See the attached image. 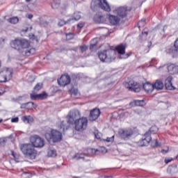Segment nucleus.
I'll return each instance as SVG.
<instances>
[{
    "label": "nucleus",
    "mask_w": 178,
    "mask_h": 178,
    "mask_svg": "<svg viewBox=\"0 0 178 178\" xmlns=\"http://www.w3.org/2000/svg\"><path fill=\"white\" fill-rule=\"evenodd\" d=\"M97 55L101 62H106V63H111L116 59V51L112 49L99 51Z\"/></svg>",
    "instance_id": "1"
},
{
    "label": "nucleus",
    "mask_w": 178,
    "mask_h": 178,
    "mask_svg": "<svg viewBox=\"0 0 178 178\" xmlns=\"http://www.w3.org/2000/svg\"><path fill=\"white\" fill-rule=\"evenodd\" d=\"M20 150L22 154L29 159H35L37 158V150L31 143H24L20 145Z\"/></svg>",
    "instance_id": "2"
},
{
    "label": "nucleus",
    "mask_w": 178,
    "mask_h": 178,
    "mask_svg": "<svg viewBox=\"0 0 178 178\" xmlns=\"http://www.w3.org/2000/svg\"><path fill=\"white\" fill-rule=\"evenodd\" d=\"M2 67V62L0 60V68ZM13 69L10 67H3L0 70V83H6L12 79Z\"/></svg>",
    "instance_id": "3"
},
{
    "label": "nucleus",
    "mask_w": 178,
    "mask_h": 178,
    "mask_svg": "<svg viewBox=\"0 0 178 178\" xmlns=\"http://www.w3.org/2000/svg\"><path fill=\"white\" fill-rule=\"evenodd\" d=\"M10 47L17 51H22V49H26L30 47V42L25 39L16 38L10 42Z\"/></svg>",
    "instance_id": "4"
},
{
    "label": "nucleus",
    "mask_w": 178,
    "mask_h": 178,
    "mask_svg": "<svg viewBox=\"0 0 178 178\" xmlns=\"http://www.w3.org/2000/svg\"><path fill=\"white\" fill-rule=\"evenodd\" d=\"M45 138L47 141H52V143H60L63 139V136L60 131L51 129L50 133L45 134Z\"/></svg>",
    "instance_id": "5"
},
{
    "label": "nucleus",
    "mask_w": 178,
    "mask_h": 178,
    "mask_svg": "<svg viewBox=\"0 0 178 178\" xmlns=\"http://www.w3.org/2000/svg\"><path fill=\"white\" fill-rule=\"evenodd\" d=\"M81 116V114L80 113V111L79 110H73L70 111L67 115V124H70V126H73L76 124V120L79 118Z\"/></svg>",
    "instance_id": "6"
},
{
    "label": "nucleus",
    "mask_w": 178,
    "mask_h": 178,
    "mask_svg": "<svg viewBox=\"0 0 178 178\" xmlns=\"http://www.w3.org/2000/svg\"><path fill=\"white\" fill-rule=\"evenodd\" d=\"M88 124V119L87 118H79L75 120V130L76 131H84L87 129Z\"/></svg>",
    "instance_id": "7"
},
{
    "label": "nucleus",
    "mask_w": 178,
    "mask_h": 178,
    "mask_svg": "<svg viewBox=\"0 0 178 178\" xmlns=\"http://www.w3.org/2000/svg\"><path fill=\"white\" fill-rule=\"evenodd\" d=\"M30 141L31 145H33L34 148H42V147L45 145L44 139H42L38 135L31 136Z\"/></svg>",
    "instance_id": "8"
},
{
    "label": "nucleus",
    "mask_w": 178,
    "mask_h": 178,
    "mask_svg": "<svg viewBox=\"0 0 178 178\" xmlns=\"http://www.w3.org/2000/svg\"><path fill=\"white\" fill-rule=\"evenodd\" d=\"M125 87L132 92H140L143 86L134 81H129L125 84Z\"/></svg>",
    "instance_id": "9"
},
{
    "label": "nucleus",
    "mask_w": 178,
    "mask_h": 178,
    "mask_svg": "<svg viewBox=\"0 0 178 178\" xmlns=\"http://www.w3.org/2000/svg\"><path fill=\"white\" fill-rule=\"evenodd\" d=\"M166 54L171 55L172 58H178V38L175 40L174 45L165 49Z\"/></svg>",
    "instance_id": "10"
},
{
    "label": "nucleus",
    "mask_w": 178,
    "mask_h": 178,
    "mask_svg": "<svg viewBox=\"0 0 178 178\" xmlns=\"http://www.w3.org/2000/svg\"><path fill=\"white\" fill-rule=\"evenodd\" d=\"M151 141H152V138L151 137L149 132H146L142 139L138 141V144L140 147H147Z\"/></svg>",
    "instance_id": "11"
},
{
    "label": "nucleus",
    "mask_w": 178,
    "mask_h": 178,
    "mask_svg": "<svg viewBox=\"0 0 178 178\" xmlns=\"http://www.w3.org/2000/svg\"><path fill=\"white\" fill-rule=\"evenodd\" d=\"M118 134L123 140H129L134 134V131L131 129H120Z\"/></svg>",
    "instance_id": "12"
},
{
    "label": "nucleus",
    "mask_w": 178,
    "mask_h": 178,
    "mask_svg": "<svg viewBox=\"0 0 178 178\" xmlns=\"http://www.w3.org/2000/svg\"><path fill=\"white\" fill-rule=\"evenodd\" d=\"M115 51H117V52L121 55V59H127V58L130 56V54H126V44H120L115 47Z\"/></svg>",
    "instance_id": "13"
},
{
    "label": "nucleus",
    "mask_w": 178,
    "mask_h": 178,
    "mask_svg": "<svg viewBox=\"0 0 178 178\" xmlns=\"http://www.w3.org/2000/svg\"><path fill=\"white\" fill-rule=\"evenodd\" d=\"M57 81L58 84L59 86H61V87H66V86L70 84V81H72V79L69 74H63L60 76L59 79L57 80Z\"/></svg>",
    "instance_id": "14"
},
{
    "label": "nucleus",
    "mask_w": 178,
    "mask_h": 178,
    "mask_svg": "<svg viewBox=\"0 0 178 178\" xmlns=\"http://www.w3.org/2000/svg\"><path fill=\"white\" fill-rule=\"evenodd\" d=\"M101 115V110L99 108H95L90 111L89 120L90 122H94L97 120Z\"/></svg>",
    "instance_id": "15"
},
{
    "label": "nucleus",
    "mask_w": 178,
    "mask_h": 178,
    "mask_svg": "<svg viewBox=\"0 0 178 178\" xmlns=\"http://www.w3.org/2000/svg\"><path fill=\"white\" fill-rule=\"evenodd\" d=\"M115 12L121 19H124V17H127V15L129 13V10L127 7H119L115 10Z\"/></svg>",
    "instance_id": "16"
},
{
    "label": "nucleus",
    "mask_w": 178,
    "mask_h": 178,
    "mask_svg": "<svg viewBox=\"0 0 178 178\" xmlns=\"http://www.w3.org/2000/svg\"><path fill=\"white\" fill-rule=\"evenodd\" d=\"M93 22L97 24H102L106 22V19H105V15L101 13H97L93 17Z\"/></svg>",
    "instance_id": "17"
},
{
    "label": "nucleus",
    "mask_w": 178,
    "mask_h": 178,
    "mask_svg": "<svg viewBox=\"0 0 178 178\" xmlns=\"http://www.w3.org/2000/svg\"><path fill=\"white\" fill-rule=\"evenodd\" d=\"M167 69L170 74H178V65L175 63H168Z\"/></svg>",
    "instance_id": "18"
},
{
    "label": "nucleus",
    "mask_w": 178,
    "mask_h": 178,
    "mask_svg": "<svg viewBox=\"0 0 178 178\" xmlns=\"http://www.w3.org/2000/svg\"><path fill=\"white\" fill-rule=\"evenodd\" d=\"M31 97V99H32V101H35L36 99H47V98L48 97V95L47 94V92H43L42 93L38 94V95H35V94H31L30 95Z\"/></svg>",
    "instance_id": "19"
},
{
    "label": "nucleus",
    "mask_w": 178,
    "mask_h": 178,
    "mask_svg": "<svg viewBox=\"0 0 178 178\" xmlns=\"http://www.w3.org/2000/svg\"><path fill=\"white\" fill-rule=\"evenodd\" d=\"M99 8L106 12H111V6H109L106 0H99Z\"/></svg>",
    "instance_id": "20"
},
{
    "label": "nucleus",
    "mask_w": 178,
    "mask_h": 178,
    "mask_svg": "<svg viewBox=\"0 0 178 178\" xmlns=\"http://www.w3.org/2000/svg\"><path fill=\"white\" fill-rule=\"evenodd\" d=\"M58 127L60 130H63V132L66 131V130H69L70 129V126L69 124H67V122L63 120L60 121L58 124Z\"/></svg>",
    "instance_id": "21"
},
{
    "label": "nucleus",
    "mask_w": 178,
    "mask_h": 178,
    "mask_svg": "<svg viewBox=\"0 0 178 178\" xmlns=\"http://www.w3.org/2000/svg\"><path fill=\"white\" fill-rule=\"evenodd\" d=\"M108 20L113 26H118L119 23L120 22V18L118 16L115 15H109Z\"/></svg>",
    "instance_id": "22"
},
{
    "label": "nucleus",
    "mask_w": 178,
    "mask_h": 178,
    "mask_svg": "<svg viewBox=\"0 0 178 178\" xmlns=\"http://www.w3.org/2000/svg\"><path fill=\"white\" fill-rule=\"evenodd\" d=\"M143 88L148 94L154 91V84H151L149 83H143Z\"/></svg>",
    "instance_id": "23"
},
{
    "label": "nucleus",
    "mask_w": 178,
    "mask_h": 178,
    "mask_svg": "<svg viewBox=\"0 0 178 178\" xmlns=\"http://www.w3.org/2000/svg\"><path fill=\"white\" fill-rule=\"evenodd\" d=\"M86 156H88L86 153H75V154L72 156L73 159H76V161H80V159H83V161H85L87 162L88 160H86Z\"/></svg>",
    "instance_id": "24"
},
{
    "label": "nucleus",
    "mask_w": 178,
    "mask_h": 178,
    "mask_svg": "<svg viewBox=\"0 0 178 178\" xmlns=\"http://www.w3.org/2000/svg\"><path fill=\"white\" fill-rule=\"evenodd\" d=\"M153 87L156 90H163V87H165V84H163V81L161 80L157 79L156 82L153 84Z\"/></svg>",
    "instance_id": "25"
},
{
    "label": "nucleus",
    "mask_w": 178,
    "mask_h": 178,
    "mask_svg": "<svg viewBox=\"0 0 178 178\" xmlns=\"http://www.w3.org/2000/svg\"><path fill=\"white\" fill-rule=\"evenodd\" d=\"M147 37H148V31H147V29H144L141 34H140L138 36L139 42H143V41H145V40H147Z\"/></svg>",
    "instance_id": "26"
},
{
    "label": "nucleus",
    "mask_w": 178,
    "mask_h": 178,
    "mask_svg": "<svg viewBox=\"0 0 178 178\" xmlns=\"http://www.w3.org/2000/svg\"><path fill=\"white\" fill-rule=\"evenodd\" d=\"M144 102H145V101L137 99L131 102L129 105H131V106H144Z\"/></svg>",
    "instance_id": "27"
},
{
    "label": "nucleus",
    "mask_w": 178,
    "mask_h": 178,
    "mask_svg": "<svg viewBox=\"0 0 178 178\" xmlns=\"http://www.w3.org/2000/svg\"><path fill=\"white\" fill-rule=\"evenodd\" d=\"M165 87L166 90H176V88H175L172 84V81L170 79H167L165 81Z\"/></svg>",
    "instance_id": "28"
},
{
    "label": "nucleus",
    "mask_w": 178,
    "mask_h": 178,
    "mask_svg": "<svg viewBox=\"0 0 178 178\" xmlns=\"http://www.w3.org/2000/svg\"><path fill=\"white\" fill-rule=\"evenodd\" d=\"M22 120L24 123H33L34 118L31 115H24L22 117Z\"/></svg>",
    "instance_id": "29"
},
{
    "label": "nucleus",
    "mask_w": 178,
    "mask_h": 178,
    "mask_svg": "<svg viewBox=\"0 0 178 178\" xmlns=\"http://www.w3.org/2000/svg\"><path fill=\"white\" fill-rule=\"evenodd\" d=\"M168 172H169L171 175H175L178 172L177 165L175 164L173 165H170L168 168Z\"/></svg>",
    "instance_id": "30"
},
{
    "label": "nucleus",
    "mask_w": 178,
    "mask_h": 178,
    "mask_svg": "<svg viewBox=\"0 0 178 178\" xmlns=\"http://www.w3.org/2000/svg\"><path fill=\"white\" fill-rule=\"evenodd\" d=\"M42 87H44V84L42 83H38L35 87L33 88V92L37 93L40 90H42Z\"/></svg>",
    "instance_id": "31"
},
{
    "label": "nucleus",
    "mask_w": 178,
    "mask_h": 178,
    "mask_svg": "<svg viewBox=\"0 0 178 178\" xmlns=\"http://www.w3.org/2000/svg\"><path fill=\"white\" fill-rule=\"evenodd\" d=\"M51 6L52 9H58L60 6V0H53Z\"/></svg>",
    "instance_id": "32"
},
{
    "label": "nucleus",
    "mask_w": 178,
    "mask_h": 178,
    "mask_svg": "<svg viewBox=\"0 0 178 178\" xmlns=\"http://www.w3.org/2000/svg\"><path fill=\"white\" fill-rule=\"evenodd\" d=\"M72 24V19H69L67 21H65V19H60L58 22V26L60 27H63L65 24Z\"/></svg>",
    "instance_id": "33"
},
{
    "label": "nucleus",
    "mask_w": 178,
    "mask_h": 178,
    "mask_svg": "<svg viewBox=\"0 0 178 178\" xmlns=\"http://www.w3.org/2000/svg\"><path fill=\"white\" fill-rule=\"evenodd\" d=\"M35 108H37V106L34 104V102H26V109L28 110L35 109Z\"/></svg>",
    "instance_id": "34"
},
{
    "label": "nucleus",
    "mask_w": 178,
    "mask_h": 178,
    "mask_svg": "<svg viewBox=\"0 0 178 178\" xmlns=\"http://www.w3.org/2000/svg\"><path fill=\"white\" fill-rule=\"evenodd\" d=\"M11 155L14 158V161L15 162H19V159L20 158V154L15 152L13 150H11Z\"/></svg>",
    "instance_id": "35"
},
{
    "label": "nucleus",
    "mask_w": 178,
    "mask_h": 178,
    "mask_svg": "<svg viewBox=\"0 0 178 178\" xmlns=\"http://www.w3.org/2000/svg\"><path fill=\"white\" fill-rule=\"evenodd\" d=\"M8 22H9V23H11V24H16V23H19V18L17 17H14L8 19Z\"/></svg>",
    "instance_id": "36"
},
{
    "label": "nucleus",
    "mask_w": 178,
    "mask_h": 178,
    "mask_svg": "<svg viewBox=\"0 0 178 178\" xmlns=\"http://www.w3.org/2000/svg\"><path fill=\"white\" fill-rule=\"evenodd\" d=\"M48 156H50L51 158H55L56 156V150L55 149H50L47 152Z\"/></svg>",
    "instance_id": "37"
},
{
    "label": "nucleus",
    "mask_w": 178,
    "mask_h": 178,
    "mask_svg": "<svg viewBox=\"0 0 178 178\" xmlns=\"http://www.w3.org/2000/svg\"><path fill=\"white\" fill-rule=\"evenodd\" d=\"M158 131V128L156 127H152L147 133H149L150 136L151 134H156V133Z\"/></svg>",
    "instance_id": "38"
},
{
    "label": "nucleus",
    "mask_w": 178,
    "mask_h": 178,
    "mask_svg": "<svg viewBox=\"0 0 178 178\" xmlns=\"http://www.w3.org/2000/svg\"><path fill=\"white\" fill-rule=\"evenodd\" d=\"M65 35L67 41H70L74 38V33H65Z\"/></svg>",
    "instance_id": "39"
},
{
    "label": "nucleus",
    "mask_w": 178,
    "mask_h": 178,
    "mask_svg": "<svg viewBox=\"0 0 178 178\" xmlns=\"http://www.w3.org/2000/svg\"><path fill=\"white\" fill-rule=\"evenodd\" d=\"M98 45V42H96L95 43H90L89 49L91 52L94 51L95 49H97V46Z\"/></svg>",
    "instance_id": "40"
},
{
    "label": "nucleus",
    "mask_w": 178,
    "mask_h": 178,
    "mask_svg": "<svg viewBox=\"0 0 178 178\" xmlns=\"http://www.w3.org/2000/svg\"><path fill=\"white\" fill-rule=\"evenodd\" d=\"M80 19H81V16L80 15H76L75 17L70 18V20H72L71 23H73L74 22L80 20Z\"/></svg>",
    "instance_id": "41"
},
{
    "label": "nucleus",
    "mask_w": 178,
    "mask_h": 178,
    "mask_svg": "<svg viewBox=\"0 0 178 178\" xmlns=\"http://www.w3.org/2000/svg\"><path fill=\"white\" fill-rule=\"evenodd\" d=\"M88 49V46L86 44L80 46V50L81 51V54H84V52H86V51H87Z\"/></svg>",
    "instance_id": "42"
},
{
    "label": "nucleus",
    "mask_w": 178,
    "mask_h": 178,
    "mask_svg": "<svg viewBox=\"0 0 178 178\" xmlns=\"http://www.w3.org/2000/svg\"><path fill=\"white\" fill-rule=\"evenodd\" d=\"M97 8H98V6L95 5V1H92L90 4V8L93 12H95L97 10Z\"/></svg>",
    "instance_id": "43"
},
{
    "label": "nucleus",
    "mask_w": 178,
    "mask_h": 178,
    "mask_svg": "<svg viewBox=\"0 0 178 178\" xmlns=\"http://www.w3.org/2000/svg\"><path fill=\"white\" fill-rule=\"evenodd\" d=\"M70 93L72 95H77L79 94V90L76 88H72L70 90Z\"/></svg>",
    "instance_id": "44"
},
{
    "label": "nucleus",
    "mask_w": 178,
    "mask_h": 178,
    "mask_svg": "<svg viewBox=\"0 0 178 178\" xmlns=\"http://www.w3.org/2000/svg\"><path fill=\"white\" fill-rule=\"evenodd\" d=\"M114 140H115V136H111L110 138H107L106 139V141L107 143H113Z\"/></svg>",
    "instance_id": "45"
},
{
    "label": "nucleus",
    "mask_w": 178,
    "mask_h": 178,
    "mask_svg": "<svg viewBox=\"0 0 178 178\" xmlns=\"http://www.w3.org/2000/svg\"><path fill=\"white\" fill-rule=\"evenodd\" d=\"M77 30H81V29H83V27H84V22H79L77 26Z\"/></svg>",
    "instance_id": "46"
},
{
    "label": "nucleus",
    "mask_w": 178,
    "mask_h": 178,
    "mask_svg": "<svg viewBox=\"0 0 178 178\" xmlns=\"http://www.w3.org/2000/svg\"><path fill=\"white\" fill-rule=\"evenodd\" d=\"M152 147H153L154 148H155V147H159V142L158 141V139H156V140H154V143H153L152 144Z\"/></svg>",
    "instance_id": "47"
},
{
    "label": "nucleus",
    "mask_w": 178,
    "mask_h": 178,
    "mask_svg": "<svg viewBox=\"0 0 178 178\" xmlns=\"http://www.w3.org/2000/svg\"><path fill=\"white\" fill-rule=\"evenodd\" d=\"M32 51H33V49H29V50H26V51H25V55H26V56H30V55H31V54H33V53H32Z\"/></svg>",
    "instance_id": "48"
},
{
    "label": "nucleus",
    "mask_w": 178,
    "mask_h": 178,
    "mask_svg": "<svg viewBox=\"0 0 178 178\" xmlns=\"http://www.w3.org/2000/svg\"><path fill=\"white\" fill-rule=\"evenodd\" d=\"M172 161H173V158H167L165 159L164 162L168 165V163H170V162H172Z\"/></svg>",
    "instance_id": "49"
},
{
    "label": "nucleus",
    "mask_w": 178,
    "mask_h": 178,
    "mask_svg": "<svg viewBox=\"0 0 178 178\" xmlns=\"http://www.w3.org/2000/svg\"><path fill=\"white\" fill-rule=\"evenodd\" d=\"M161 154H168V152H169V147H168L166 149H161Z\"/></svg>",
    "instance_id": "50"
},
{
    "label": "nucleus",
    "mask_w": 178,
    "mask_h": 178,
    "mask_svg": "<svg viewBox=\"0 0 178 178\" xmlns=\"http://www.w3.org/2000/svg\"><path fill=\"white\" fill-rule=\"evenodd\" d=\"M11 122L12 123H17V122H19V118L16 117V118H12Z\"/></svg>",
    "instance_id": "51"
},
{
    "label": "nucleus",
    "mask_w": 178,
    "mask_h": 178,
    "mask_svg": "<svg viewBox=\"0 0 178 178\" xmlns=\"http://www.w3.org/2000/svg\"><path fill=\"white\" fill-rule=\"evenodd\" d=\"M145 22H147V19L145 18H143L140 21L138 22V24H141V23H143V25H145Z\"/></svg>",
    "instance_id": "52"
},
{
    "label": "nucleus",
    "mask_w": 178,
    "mask_h": 178,
    "mask_svg": "<svg viewBox=\"0 0 178 178\" xmlns=\"http://www.w3.org/2000/svg\"><path fill=\"white\" fill-rule=\"evenodd\" d=\"M27 106H26V103L25 104H22L20 106V109H26Z\"/></svg>",
    "instance_id": "53"
},
{
    "label": "nucleus",
    "mask_w": 178,
    "mask_h": 178,
    "mask_svg": "<svg viewBox=\"0 0 178 178\" xmlns=\"http://www.w3.org/2000/svg\"><path fill=\"white\" fill-rule=\"evenodd\" d=\"M5 143H6L5 138H0V145H2V144H5Z\"/></svg>",
    "instance_id": "54"
},
{
    "label": "nucleus",
    "mask_w": 178,
    "mask_h": 178,
    "mask_svg": "<svg viewBox=\"0 0 178 178\" xmlns=\"http://www.w3.org/2000/svg\"><path fill=\"white\" fill-rule=\"evenodd\" d=\"M27 17H28V19H33V15L32 14H28Z\"/></svg>",
    "instance_id": "55"
},
{
    "label": "nucleus",
    "mask_w": 178,
    "mask_h": 178,
    "mask_svg": "<svg viewBox=\"0 0 178 178\" xmlns=\"http://www.w3.org/2000/svg\"><path fill=\"white\" fill-rule=\"evenodd\" d=\"M92 152H94V154H97V152H98V149H92Z\"/></svg>",
    "instance_id": "56"
},
{
    "label": "nucleus",
    "mask_w": 178,
    "mask_h": 178,
    "mask_svg": "<svg viewBox=\"0 0 178 178\" xmlns=\"http://www.w3.org/2000/svg\"><path fill=\"white\" fill-rule=\"evenodd\" d=\"M160 27V25H157L155 28L154 30H158Z\"/></svg>",
    "instance_id": "57"
},
{
    "label": "nucleus",
    "mask_w": 178,
    "mask_h": 178,
    "mask_svg": "<svg viewBox=\"0 0 178 178\" xmlns=\"http://www.w3.org/2000/svg\"><path fill=\"white\" fill-rule=\"evenodd\" d=\"M95 137H96V138H97V140H99V138H100L97 134L95 135Z\"/></svg>",
    "instance_id": "58"
},
{
    "label": "nucleus",
    "mask_w": 178,
    "mask_h": 178,
    "mask_svg": "<svg viewBox=\"0 0 178 178\" xmlns=\"http://www.w3.org/2000/svg\"><path fill=\"white\" fill-rule=\"evenodd\" d=\"M105 178H112V177L107 176Z\"/></svg>",
    "instance_id": "59"
},
{
    "label": "nucleus",
    "mask_w": 178,
    "mask_h": 178,
    "mask_svg": "<svg viewBox=\"0 0 178 178\" xmlns=\"http://www.w3.org/2000/svg\"><path fill=\"white\" fill-rule=\"evenodd\" d=\"M28 30H29V29H26L25 30V33H27Z\"/></svg>",
    "instance_id": "60"
},
{
    "label": "nucleus",
    "mask_w": 178,
    "mask_h": 178,
    "mask_svg": "<svg viewBox=\"0 0 178 178\" xmlns=\"http://www.w3.org/2000/svg\"><path fill=\"white\" fill-rule=\"evenodd\" d=\"M2 122H3V120L0 119V123H2Z\"/></svg>",
    "instance_id": "61"
},
{
    "label": "nucleus",
    "mask_w": 178,
    "mask_h": 178,
    "mask_svg": "<svg viewBox=\"0 0 178 178\" xmlns=\"http://www.w3.org/2000/svg\"><path fill=\"white\" fill-rule=\"evenodd\" d=\"M31 0H26V2H30Z\"/></svg>",
    "instance_id": "62"
},
{
    "label": "nucleus",
    "mask_w": 178,
    "mask_h": 178,
    "mask_svg": "<svg viewBox=\"0 0 178 178\" xmlns=\"http://www.w3.org/2000/svg\"><path fill=\"white\" fill-rule=\"evenodd\" d=\"M73 178H80V177H73Z\"/></svg>",
    "instance_id": "63"
},
{
    "label": "nucleus",
    "mask_w": 178,
    "mask_h": 178,
    "mask_svg": "<svg viewBox=\"0 0 178 178\" xmlns=\"http://www.w3.org/2000/svg\"><path fill=\"white\" fill-rule=\"evenodd\" d=\"M163 31H165V29H163Z\"/></svg>",
    "instance_id": "64"
}]
</instances>
